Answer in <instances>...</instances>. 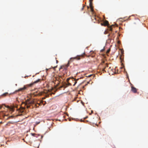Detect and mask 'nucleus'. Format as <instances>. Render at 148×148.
I'll return each instance as SVG.
<instances>
[{
  "label": "nucleus",
  "instance_id": "1",
  "mask_svg": "<svg viewBox=\"0 0 148 148\" xmlns=\"http://www.w3.org/2000/svg\"><path fill=\"white\" fill-rule=\"evenodd\" d=\"M40 79H38V80H36V81L34 82L27 85H25L23 86V87L20 88L18 89L17 90H16L15 92H18L19 91H23L25 90H26L28 87H29L32 86L33 85H34L35 84H36L39 82H40Z\"/></svg>",
  "mask_w": 148,
  "mask_h": 148
},
{
  "label": "nucleus",
  "instance_id": "2",
  "mask_svg": "<svg viewBox=\"0 0 148 148\" xmlns=\"http://www.w3.org/2000/svg\"><path fill=\"white\" fill-rule=\"evenodd\" d=\"M3 106H4L5 107H7L8 108V109L12 111H14V108L12 107H10L9 106H6L4 104H2L1 106L0 105V110L2 108H4V107H3Z\"/></svg>",
  "mask_w": 148,
  "mask_h": 148
},
{
  "label": "nucleus",
  "instance_id": "3",
  "mask_svg": "<svg viewBox=\"0 0 148 148\" xmlns=\"http://www.w3.org/2000/svg\"><path fill=\"white\" fill-rule=\"evenodd\" d=\"M69 64H70L69 62L68 64H66V65L65 66H61L60 68V69H63L66 70L67 68L69 66Z\"/></svg>",
  "mask_w": 148,
  "mask_h": 148
},
{
  "label": "nucleus",
  "instance_id": "4",
  "mask_svg": "<svg viewBox=\"0 0 148 148\" xmlns=\"http://www.w3.org/2000/svg\"><path fill=\"white\" fill-rule=\"evenodd\" d=\"M131 90L134 93H136L137 92V89L134 86H132L131 87Z\"/></svg>",
  "mask_w": 148,
  "mask_h": 148
},
{
  "label": "nucleus",
  "instance_id": "5",
  "mask_svg": "<svg viewBox=\"0 0 148 148\" xmlns=\"http://www.w3.org/2000/svg\"><path fill=\"white\" fill-rule=\"evenodd\" d=\"M67 82V83H64V86L65 88H66L68 86L71 85V83L69 82Z\"/></svg>",
  "mask_w": 148,
  "mask_h": 148
},
{
  "label": "nucleus",
  "instance_id": "6",
  "mask_svg": "<svg viewBox=\"0 0 148 148\" xmlns=\"http://www.w3.org/2000/svg\"><path fill=\"white\" fill-rule=\"evenodd\" d=\"M101 25L104 26H108V22L107 21H106L103 23H101Z\"/></svg>",
  "mask_w": 148,
  "mask_h": 148
},
{
  "label": "nucleus",
  "instance_id": "7",
  "mask_svg": "<svg viewBox=\"0 0 148 148\" xmlns=\"http://www.w3.org/2000/svg\"><path fill=\"white\" fill-rule=\"evenodd\" d=\"M89 2H90L89 5L91 11H93V8L92 6V2H91L90 1H89Z\"/></svg>",
  "mask_w": 148,
  "mask_h": 148
},
{
  "label": "nucleus",
  "instance_id": "8",
  "mask_svg": "<svg viewBox=\"0 0 148 148\" xmlns=\"http://www.w3.org/2000/svg\"><path fill=\"white\" fill-rule=\"evenodd\" d=\"M114 34L112 32L110 33V36L112 39L114 38L115 36H114Z\"/></svg>",
  "mask_w": 148,
  "mask_h": 148
},
{
  "label": "nucleus",
  "instance_id": "9",
  "mask_svg": "<svg viewBox=\"0 0 148 148\" xmlns=\"http://www.w3.org/2000/svg\"><path fill=\"white\" fill-rule=\"evenodd\" d=\"M105 65V66L104 67V68H102V71H105V69H106L107 67H108V64H106Z\"/></svg>",
  "mask_w": 148,
  "mask_h": 148
},
{
  "label": "nucleus",
  "instance_id": "10",
  "mask_svg": "<svg viewBox=\"0 0 148 148\" xmlns=\"http://www.w3.org/2000/svg\"><path fill=\"white\" fill-rule=\"evenodd\" d=\"M113 26V25H112L111 26H110L109 27H108V29L109 30V31H110L111 32H112V26Z\"/></svg>",
  "mask_w": 148,
  "mask_h": 148
},
{
  "label": "nucleus",
  "instance_id": "11",
  "mask_svg": "<svg viewBox=\"0 0 148 148\" xmlns=\"http://www.w3.org/2000/svg\"><path fill=\"white\" fill-rule=\"evenodd\" d=\"M8 92H5L3 94H2L1 96H3V97H5L7 95H8Z\"/></svg>",
  "mask_w": 148,
  "mask_h": 148
},
{
  "label": "nucleus",
  "instance_id": "12",
  "mask_svg": "<svg viewBox=\"0 0 148 148\" xmlns=\"http://www.w3.org/2000/svg\"><path fill=\"white\" fill-rule=\"evenodd\" d=\"M25 108L23 107H21V110H20L21 112H23V110L25 109Z\"/></svg>",
  "mask_w": 148,
  "mask_h": 148
},
{
  "label": "nucleus",
  "instance_id": "13",
  "mask_svg": "<svg viewBox=\"0 0 148 148\" xmlns=\"http://www.w3.org/2000/svg\"><path fill=\"white\" fill-rule=\"evenodd\" d=\"M73 80H72L73 81L74 79V80L75 81V82H74V84L73 85V86H75V84H76V83H77V81H76L75 79H73Z\"/></svg>",
  "mask_w": 148,
  "mask_h": 148
},
{
  "label": "nucleus",
  "instance_id": "14",
  "mask_svg": "<svg viewBox=\"0 0 148 148\" xmlns=\"http://www.w3.org/2000/svg\"><path fill=\"white\" fill-rule=\"evenodd\" d=\"M43 93V92H40L38 94V95L40 96L42 95Z\"/></svg>",
  "mask_w": 148,
  "mask_h": 148
},
{
  "label": "nucleus",
  "instance_id": "15",
  "mask_svg": "<svg viewBox=\"0 0 148 148\" xmlns=\"http://www.w3.org/2000/svg\"><path fill=\"white\" fill-rule=\"evenodd\" d=\"M58 79H60V78H62V79H63V77L62 76H59V77H58Z\"/></svg>",
  "mask_w": 148,
  "mask_h": 148
},
{
  "label": "nucleus",
  "instance_id": "16",
  "mask_svg": "<svg viewBox=\"0 0 148 148\" xmlns=\"http://www.w3.org/2000/svg\"><path fill=\"white\" fill-rule=\"evenodd\" d=\"M25 106L27 108H28L29 107V106L28 105H27V104H26L25 105Z\"/></svg>",
  "mask_w": 148,
  "mask_h": 148
},
{
  "label": "nucleus",
  "instance_id": "17",
  "mask_svg": "<svg viewBox=\"0 0 148 148\" xmlns=\"http://www.w3.org/2000/svg\"><path fill=\"white\" fill-rule=\"evenodd\" d=\"M104 63H105V61H103L101 63V64H104Z\"/></svg>",
  "mask_w": 148,
  "mask_h": 148
},
{
  "label": "nucleus",
  "instance_id": "18",
  "mask_svg": "<svg viewBox=\"0 0 148 148\" xmlns=\"http://www.w3.org/2000/svg\"><path fill=\"white\" fill-rule=\"evenodd\" d=\"M70 79L69 78H68V79H67V80H66V81L67 82H69V80H70Z\"/></svg>",
  "mask_w": 148,
  "mask_h": 148
},
{
  "label": "nucleus",
  "instance_id": "19",
  "mask_svg": "<svg viewBox=\"0 0 148 148\" xmlns=\"http://www.w3.org/2000/svg\"><path fill=\"white\" fill-rule=\"evenodd\" d=\"M63 87L65 88L64 86V84H63V86H61L60 87V88H62Z\"/></svg>",
  "mask_w": 148,
  "mask_h": 148
},
{
  "label": "nucleus",
  "instance_id": "20",
  "mask_svg": "<svg viewBox=\"0 0 148 148\" xmlns=\"http://www.w3.org/2000/svg\"><path fill=\"white\" fill-rule=\"evenodd\" d=\"M84 7V5H83V7L82 8V10H83Z\"/></svg>",
  "mask_w": 148,
  "mask_h": 148
},
{
  "label": "nucleus",
  "instance_id": "21",
  "mask_svg": "<svg viewBox=\"0 0 148 148\" xmlns=\"http://www.w3.org/2000/svg\"><path fill=\"white\" fill-rule=\"evenodd\" d=\"M110 49H108L107 51V53H108L109 52H110Z\"/></svg>",
  "mask_w": 148,
  "mask_h": 148
},
{
  "label": "nucleus",
  "instance_id": "22",
  "mask_svg": "<svg viewBox=\"0 0 148 148\" xmlns=\"http://www.w3.org/2000/svg\"><path fill=\"white\" fill-rule=\"evenodd\" d=\"M92 75H88V77H91V76H92Z\"/></svg>",
  "mask_w": 148,
  "mask_h": 148
},
{
  "label": "nucleus",
  "instance_id": "23",
  "mask_svg": "<svg viewBox=\"0 0 148 148\" xmlns=\"http://www.w3.org/2000/svg\"><path fill=\"white\" fill-rule=\"evenodd\" d=\"M33 136H34V135H35V134H33V133H32L31 134Z\"/></svg>",
  "mask_w": 148,
  "mask_h": 148
},
{
  "label": "nucleus",
  "instance_id": "24",
  "mask_svg": "<svg viewBox=\"0 0 148 148\" xmlns=\"http://www.w3.org/2000/svg\"><path fill=\"white\" fill-rule=\"evenodd\" d=\"M83 54H82L81 55H79V57H83Z\"/></svg>",
  "mask_w": 148,
  "mask_h": 148
},
{
  "label": "nucleus",
  "instance_id": "25",
  "mask_svg": "<svg viewBox=\"0 0 148 148\" xmlns=\"http://www.w3.org/2000/svg\"><path fill=\"white\" fill-rule=\"evenodd\" d=\"M110 35H110V34H109L108 35V37H109V36H110Z\"/></svg>",
  "mask_w": 148,
  "mask_h": 148
},
{
  "label": "nucleus",
  "instance_id": "26",
  "mask_svg": "<svg viewBox=\"0 0 148 148\" xmlns=\"http://www.w3.org/2000/svg\"><path fill=\"white\" fill-rule=\"evenodd\" d=\"M56 63H58V61L57 60H56Z\"/></svg>",
  "mask_w": 148,
  "mask_h": 148
},
{
  "label": "nucleus",
  "instance_id": "27",
  "mask_svg": "<svg viewBox=\"0 0 148 148\" xmlns=\"http://www.w3.org/2000/svg\"><path fill=\"white\" fill-rule=\"evenodd\" d=\"M93 0H89V1H90L91 2H92Z\"/></svg>",
  "mask_w": 148,
  "mask_h": 148
},
{
  "label": "nucleus",
  "instance_id": "28",
  "mask_svg": "<svg viewBox=\"0 0 148 148\" xmlns=\"http://www.w3.org/2000/svg\"><path fill=\"white\" fill-rule=\"evenodd\" d=\"M80 58H77V60H80Z\"/></svg>",
  "mask_w": 148,
  "mask_h": 148
},
{
  "label": "nucleus",
  "instance_id": "29",
  "mask_svg": "<svg viewBox=\"0 0 148 148\" xmlns=\"http://www.w3.org/2000/svg\"><path fill=\"white\" fill-rule=\"evenodd\" d=\"M74 58V59H76V57H75Z\"/></svg>",
  "mask_w": 148,
  "mask_h": 148
},
{
  "label": "nucleus",
  "instance_id": "30",
  "mask_svg": "<svg viewBox=\"0 0 148 148\" xmlns=\"http://www.w3.org/2000/svg\"><path fill=\"white\" fill-rule=\"evenodd\" d=\"M56 67H57V66H55V67H54V68H56Z\"/></svg>",
  "mask_w": 148,
  "mask_h": 148
},
{
  "label": "nucleus",
  "instance_id": "31",
  "mask_svg": "<svg viewBox=\"0 0 148 148\" xmlns=\"http://www.w3.org/2000/svg\"><path fill=\"white\" fill-rule=\"evenodd\" d=\"M58 77H57V78H56V79H57V80L58 79Z\"/></svg>",
  "mask_w": 148,
  "mask_h": 148
},
{
  "label": "nucleus",
  "instance_id": "32",
  "mask_svg": "<svg viewBox=\"0 0 148 148\" xmlns=\"http://www.w3.org/2000/svg\"><path fill=\"white\" fill-rule=\"evenodd\" d=\"M10 117H12V116H11Z\"/></svg>",
  "mask_w": 148,
  "mask_h": 148
}]
</instances>
